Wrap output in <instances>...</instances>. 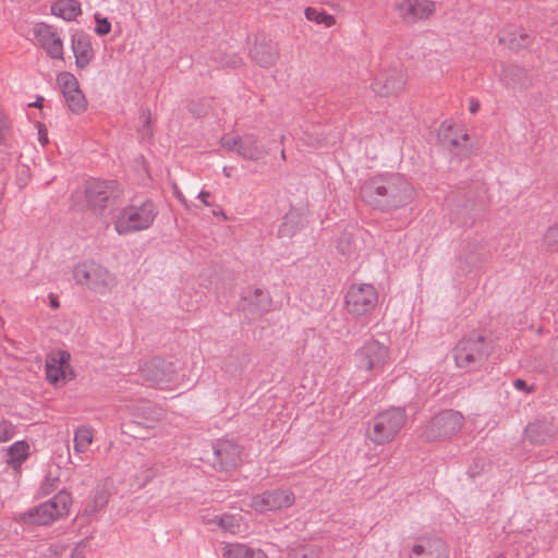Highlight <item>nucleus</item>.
<instances>
[{
	"instance_id": "4",
	"label": "nucleus",
	"mask_w": 558,
	"mask_h": 558,
	"mask_svg": "<svg viewBox=\"0 0 558 558\" xmlns=\"http://www.w3.org/2000/svg\"><path fill=\"white\" fill-rule=\"evenodd\" d=\"M494 351L493 341L487 337L472 332L461 338L453 348V357L459 368L478 371Z\"/></svg>"
},
{
	"instance_id": "7",
	"label": "nucleus",
	"mask_w": 558,
	"mask_h": 558,
	"mask_svg": "<svg viewBox=\"0 0 558 558\" xmlns=\"http://www.w3.org/2000/svg\"><path fill=\"white\" fill-rule=\"evenodd\" d=\"M404 408L391 407L379 412L369 424L366 436L375 445H386L395 439L407 422Z\"/></svg>"
},
{
	"instance_id": "35",
	"label": "nucleus",
	"mask_w": 558,
	"mask_h": 558,
	"mask_svg": "<svg viewBox=\"0 0 558 558\" xmlns=\"http://www.w3.org/2000/svg\"><path fill=\"white\" fill-rule=\"evenodd\" d=\"M68 108L75 114L84 112L87 108L85 95L78 87L75 92L63 96Z\"/></svg>"
},
{
	"instance_id": "16",
	"label": "nucleus",
	"mask_w": 558,
	"mask_h": 558,
	"mask_svg": "<svg viewBox=\"0 0 558 558\" xmlns=\"http://www.w3.org/2000/svg\"><path fill=\"white\" fill-rule=\"evenodd\" d=\"M33 34L49 58L64 59L63 41L54 26L44 22L37 23L33 28Z\"/></svg>"
},
{
	"instance_id": "50",
	"label": "nucleus",
	"mask_w": 558,
	"mask_h": 558,
	"mask_svg": "<svg viewBox=\"0 0 558 558\" xmlns=\"http://www.w3.org/2000/svg\"><path fill=\"white\" fill-rule=\"evenodd\" d=\"M49 300H50L49 305H50L51 308L57 310V308L60 307V302H59L58 296L56 294L50 293L49 294Z\"/></svg>"
},
{
	"instance_id": "9",
	"label": "nucleus",
	"mask_w": 558,
	"mask_h": 558,
	"mask_svg": "<svg viewBox=\"0 0 558 558\" xmlns=\"http://www.w3.org/2000/svg\"><path fill=\"white\" fill-rule=\"evenodd\" d=\"M138 375L144 385L167 389L175 381L177 371L174 363L155 356L140 367Z\"/></svg>"
},
{
	"instance_id": "40",
	"label": "nucleus",
	"mask_w": 558,
	"mask_h": 558,
	"mask_svg": "<svg viewBox=\"0 0 558 558\" xmlns=\"http://www.w3.org/2000/svg\"><path fill=\"white\" fill-rule=\"evenodd\" d=\"M543 242L547 250L558 253V223L547 229Z\"/></svg>"
},
{
	"instance_id": "5",
	"label": "nucleus",
	"mask_w": 558,
	"mask_h": 558,
	"mask_svg": "<svg viewBox=\"0 0 558 558\" xmlns=\"http://www.w3.org/2000/svg\"><path fill=\"white\" fill-rule=\"evenodd\" d=\"M158 209L151 199H145L141 204L123 207L114 220V230L119 235H126L149 229Z\"/></svg>"
},
{
	"instance_id": "11",
	"label": "nucleus",
	"mask_w": 558,
	"mask_h": 558,
	"mask_svg": "<svg viewBox=\"0 0 558 558\" xmlns=\"http://www.w3.org/2000/svg\"><path fill=\"white\" fill-rule=\"evenodd\" d=\"M222 147L236 153L243 159L258 161L268 155L267 148L260 144L257 135L246 133L242 136H223L220 141Z\"/></svg>"
},
{
	"instance_id": "20",
	"label": "nucleus",
	"mask_w": 558,
	"mask_h": 558,
	"mask_svg": "<svg viewBox=\"0 0 558 558\" xmlns=\"http://www.w3.org/2000/svg\"><path fill=\"white\" fill-rule=\"evenodd\" d=\"M409 558H450V549L441 537L424 536L412 546Z\"/></svg>"
},
{
	"instance_id": "42",
	"label": "nucleus",
	"mask_w": 558,
	"mask_h": 558,
	"mask_svg": "<svg viewBox=\"0 0 558 558\" xmlns=\"http://www.w3.org/2000/svg\"><path fill=\"white\" fill-rule=\"evenodd\" d=\"M15 435V426L8 420L0 421V442L11 440Z\"/></svg>"
},
{
	"instance_id": "46",
	"label": "nucleus",
	"mask_w": 558,
	"mask_h": 558,
	"mask_svg": "<svg viewBox=\"0 0 558 558\" xmlns=\"http://www.w3.org/2000/svg\"><path fill=\"white\" fill-rule=\"evenodd\" d=\"M57 481L58 480L46 478V481L43 483L40 487L41 493L45 495H49L50 493H52V490L56 488L54 482Z\"/></svg>"
},
{
	"instance_id": "52",
	"label": "nucleus",
	"mask_w": 558,
	"mask_h": 558,
	"mask_svg": "<svg viewBox=\"0 0 558 558\" xmlns=\"http://www.w3.org/2000/svg\"><path fill=\"white\" fill-rule=\"evenodd\" d=\"M43 102H44V97L38 96L35 102L29 104V107L41 108L43 107Z\"/></svg>"
},
{
	"instance_id": "36",
	"label": "nucleus",
	"mask_w": 558,
	"mask_h": 558,
	"mask_svg": "<svg viewBox=\"0 0 558 558\" xmlns=\"http://www.w3.org/2000/svg\"><path fill=\"white\" fill-rule=\"evenodd\" d=\"M57 82L60 86L63 96L75 92L80 87L78 81L74 76V74L66 71L61 72L57 75Z\"/></svg>"
},
{
	"instance_id": "14",
	"label": "nucleus",
	"mask_w": 558,
	"mask_h": 558,
	"mask_svg": "<svg viewBox=\"0 0 558 558\" xmlns=\"http://www.w3.org/2000/svg\"><path fill=\"white\" fill-rule=\"evenodd\" d=\"M389 356L388 347L371 338L356 351L357 366L365 371H383Z\"/></svg>"
},
{
	"instance_id": "34",
	"label": "nucleus",
	"mask_w": 558,
	"mask_h": 558,
	"mask_svg": "<svg viewBox=\"0 0 558 558\" xmlns=\"http://www.w3.org/2000/svg\"><path fill=\"white\" fill-rule=\"evenodd\" d=\"M304 15L308 21L322 24L325 27H331L336 24L335 16L323 9L307 7L304 11Z\"/></svg>"
},
{
	"instance_id": "53",
	"label": "nucleus",
	"mask_w": 558,
	"mask_h": 558,
	"mask_svg": "<svg viewBox=\"0 0 558 558\" xmlns=\"http://www.w3.org/2000/svg\"><path fill=\"white\" fill-rule=\"evenodd\" d=\"M468 474L471 478H475L478 472H473V469H469Z\"/></svg>"
},
{
	"instance_id": "6",
	"label": "nucleus",
	"mask_w": 558,
	"mask_h": 558,
	"mask_svg": "<svg viewBox=\"0 0 558 558\" xmlns=\"http://www.w3.org/2000/svg\"><path fill=\"white\" fill-rule=\"evenodd\" d=\"M72 276L76 284L100 295L107 294L118 283L116 275L95 260L77 263Z\"/></svg>"
},
{
	"instance_id": "31",
	"label": "nucleus",
	"mask_w": 558,
	"mask_h": 558,
	"mask_svg": "<svg viewBox=\"0 0 558 558\" xmlns=\"http://www.w3.org/2000/svg\"><path fill=\"white\" fill-rule=\"evenodd\" d=\"M94 439L93 429L86 425H80L74 432V446L75 453H85Z\"/></svg>"
},
{
	"instance_id": "38",
	"label": "nucleus",
	"mask_w": 558,
	"mask_h": 558,
	"mask_svg": "<svg viewBox=\"0 0 558 558\" xmlns=\"http://www.w3.org/2000/svg\"><path fill=\"white\" fill-rule=\"evenodd\" d=\"M534 37L527 33L513 34L508 40L509 49L520 51L532 46Z\"/></svg>"
},
{
	"instance_id": "47",
	"label": "nucleus",
	"mask_w": 558,
	"mask_h": 558,
	"mask_svg": "<svg viewBox=\"0 0 558 558\" xmlns=\"http://www.w3.org/2000/svg\"><path fill=\"white\" fill-rule=\"evenodd\" d=\"M38 140L40 142V144L43 146H45L46 144H48V135H47V131L44 129V125L43 124H39V130H38Z\"/></svg>"
},
{
	"instance_id": "37",
	"label": "nucleus",
	"mask_w": 558,
	"mask_h": 558,
	"mask_svg": "<svg viewBox=\"0 0 558 558\" xmlns=\"http://www.w3.org/2000/svg\"><path fill=\"white\" fill-rule=\"evenodd\" d=\"M299 215L293 211H289L284 215L283 221L279 227L278 233L280 236H292L299 230L296 219Z\"/></svg>"
},
{
	"instance_id": "45",
	"label": "nucleus",
	"mask_w": 558,
	"mask_h": 558,
	"mask_svg": "<svg viewBox=\"0 0 558 558\" xmlns=\"http://www.w3.org/2000/svg\"><path fill=\"white\" fill-rule=\"evenodd\" d=\"M513 387L525 393H532L535 390L534 386H529L527 383L522 378H515L513 380Z\"/></svg>"
},
{
	"instance_id": "25",
	"label": "nucleus",
	"mask_w": 558,
	"mask_h": 558,
	"mask_svg": "<svg viewBox=\"0 0 558 558\" xmlns=\"http://www.w3.org/2000/svg\"><path fill=\"white\" fill-rule=\"evenodd\" d=\"M132 418L145 422L153 426L158 421L160 411L150 402L141 401L129 407Z\"/></svg>"
},
{
	"instance_id": "17",
	"label": "nucleus",
	"mask_w": 558,
	"mask_h": 558,
	"mask_svg": "<svg viewBox=\"0 0 558 558\" xmlns=\"http://www.w3.org/2000/svg\"><path fill=\"white\" fill-rule=\"evenodd\" d=\"M213 466L218 471H228L235 468L241 461L242 449L233 440L218 439L213 444Z\"/></svg>"
},
{
	"instance_id": "29",
	"label": "nucleus",
	"mask_w": 558,
	"mask_h": 558,
	"mask_svg": "<svg viewBox=\"0 0 558 558\" xmlns=\"http://www.w3.org/2000/svg\"><path fill=\"white\" fill-rule=\"evenodd\" d=\"M501 80L508 87L523 85L527 80V71L523 66L510 64L504 68Z\"/></svg>"
},
{
	"instance_id": "8",
	"label": "nucleus",
	"mask_w": 558,
	"mask_h": 558,
	"mask_svg": "<svg viewBox=\"0 0 558 558\" xmlns=\"http://www.w3.org/2000/svg\"><path fill=\"white\" fill-rule=\"evenodd\" d=\"M463 423L464 417L459 411L444 410L433 416L421 437L428 442L447 440L460 432Z\"/></svg>"
},
{
	"instance_id": "48",
	"label": "nucleus",
	"mask_w": 558,
	"mask_h": 558,
	"mask_svg": "<svg viewBox=\"0 0 558 558\" xmlns=\"http://www.w3.org/2000/svg\"><path fill=\"white\" fill-rule=\"evenodd\" d=\"M197 197L202 201V203L205 206H210L209 202L207 201V198L210 197V192H208V191H201L198 193Z\"/></svg>"
},
{
	"instance_id": "49",
	"label": "nucleus",
	"mask_w": 558,
	"mask_h": 558,
	"mask_svg": "<svg viewBox=\"0 0 558 558\" xmlns=\"http://www.w3.org/2000/svg\"><path fill=\"white\" fill-rule=\"evenodd\" d=\"M469 109L472 114H475L480 110V101L476 100L475 98H471Z\"/></svg>"
},
{
	"instance_id": "28",
	"label": "nucleus",
	"mask_w": 558,
	"mask_h": 558,
	"mask_svg": "<svg viewBox=\"0 0 558 558\" xmlns=\"http://www.w3.org/2000/svg\"><path fill=\"white\" fill-rule=\"evenodd\" d=\"M28 444L25 440L15 441L7 449V463L15 471L20 470L22 463L28 458Z\"/></svg>"
},
{
	"instance_id": "19",
	"label": "nucleus",
	"mask_w": 558,
	"mask_h": 558,
	"mask_svg": "<svg viewBox=\"0 0 558 558\" xmlns=\"http://www.w3.org/2000/svg\"><path fill=\"white\" fill-rule=\"evenodd\" d=\"M407 83V75L400 69H389L379 73L371 87L380 97H390L400 93Z\"/></svg>"
},
{
	"instance_id": "32",
	"label": "nucleus",
	"mask_w": 558,
	"mask_h": 558,
	"mask_svg": "<svg viewBox=\"0 0 558 558\" xmlns=\"http://www.w3.org/2000/svg\"><path fill=\"white\" fill-rule=\"evenodd\" d=\"M109 501V494L105 488H96L90 493L87 504L84 509V513L87 515H94L96 512L101 510Z\"/></svg>"
},
{
	"instance_id": "26",
	"label": "nucleus",
	"mask_w": 558,
	"mask_h": 558,
	"mask_svg": "<svg viewBox=\"0 0 558 558\" xmlns=\"http://www.w3.org/2000/svg\"><path fill=\"white\" fill-rule=\"evenodd\" d=\"M223 558H267L259 548H253L241 543L227 544L222 548Z\"/></svg>"
},
{
	"instance_id": "12",
	"label": "nucleus",
	"mask_w": 558,
	"mask_h": 558,
	"mask_svg": "<svg viewBox=\"0 0 558 558\" xmlns=\"http://www.w3.org/2000/svg\"><path fill=\"white\" fill-rule=\"evenodd\" d=\"M272 299L268 291L262 288L246 287L241 293L239 308L250 320L263 317L271 310Z\"/></svg>"
},
{
	"instance_id": "24",
	"label": "nucleus",
	"mask_w": 558,
	"mask_h": 558,
	"mask_svg": "<svg viewBox=\"0 0 558 558\" xmlns=\"http://www.w3.org/2000/svg\"><path fill=\"white\" fill-rule=\"evenodd\" d=\"M70 354L66 351H59L57 356H49L46 360V377L51 384L58 383L64 375V365H68Z\"/></svg>"
},
{
	"instance_id": "27",
	"label": "nucleus",
	"mask_w": 558,
	"mask_h": 558,
	"mask_svg": "<svg viewBox=\"0 0 558 558\" xmlns=\"http://www.w3.org/2000/svg\"><path fill=\"white\" fill-rule=\"evenodd\" d=\"M51 13L64 21H73L82 13L81 3L77 0H58L51 4Z\"/></svg>"
},
{
	"instance_id": "54",
	"label": "nucleus",
	"mask_w": 558,
	"mask_h": 558,
	"mask_svg": "<svg viewBox=\"0 0 558 558\" xmlns=\"http://www.w3.org/2000/svg\"><path fill=\"white\" fill-rule=\"evenodd\" d=\"M281 158H282V159H286V153H284V150H282V151H281Z\"/></svg>"
},
{
	"instance_id": "2",
	"label": "nucleus",
	"mask_w": 558,
	"mask_h": 558,
	"mask_svg": "<svg viewBox=\"0 0 558 558\" xmlns=\"http://www.w3.org/2000/svg\"><path fill=\"white\" fill-rule=\"evenodd\" d=\"M86 207L100 217L107 216L123 201V191L116 180L89 179L84 186Z\"/></svg>"
},
{
	"instance_id": "3",
	"label": "nucleus",
	"mask_w": 558,
	"mask_h": 558,
	"mask_svg": "<svg viewBox=\"0 0 558 558\" xmlns=\"http://www.w3.org/2000/svg\"><path fill=\"white\" fill-rule=\"evenodd\" d=\"M72 501L71 494L61 489L49 500L19 513L15 521L27 526L49 525L69 514Z\"/></svg>"
},
{
	"instance_id": "56",
	"label": "nucleus",
	"mask_w": 558,
	"mask_h": 558,
	"mask_svg": "<svg viewBox=\"0 0 558 558\" xmlns=\"http://www.w3.org/2000/svg\"><path fill=\"white\" fill-rule=\"evenodd\" d=\"M150 122V118L149 116L147 117V120H146V124H148Z\"/></svg>"
},
{
	"instance_id": "13",
	"label": "nucleus",
	"mask_w": 558,
	"mask_h": 558,
	"mask_svg": "<svg viewBox=\"0 0 558 558\" xmlns=\"http://www.w3.org/2000/svg\"><path fill=\"white\" fill-rule=\"evenodd\" d=\"M295 502V495L289 488L268 489L252 497L251 507L258 513L288 509Z\"/></svg>"
},
{
	"instance_id": "33",
	"label": "nucleus",
	"mask_w": 558,
	"mask_h": 558,
	"mask_svg": "<svg viewBox=\"0 0 558 558\" xmlns=\"http://www.w3.org/2000/svg\"><path fill=\"white\" fill-rule=\"evenodd\" d=\"M150 428L151 425L135 418L125 420L121 424L122 433L133 438H145Z\"/></svg>"
},
{
	"instance_id": "55",
	"label": "nucleus",
	"mask_w": 558,
	"mask_h": 558,
	"mask_svg": "<svg viewBox=\"0 0 558 558\" xmlns=\"http://www.w3.org/2000/svg\"><path fill=\"white\" fill-rule=\"evenodd\" d=\"M499 43H500V44H506V39L500 38V39H499Z\"/></svg>"
},
{
	"instance_id": "51",
	"label": "nucleus",
	"mask_w": 558,
	"mask_h": 558,
	"mask_svg": "<svg viewBox=\"0 0 558 558\" xmlns=\"http://www.w3.org/2000/svg\"><path fill=\"white\" fill-rule=\"evenodd\" d=\"M174 195L181 204L187 207V201L185 199L183 193L177 186L174 187Z\"/></svg>"
},
{
	"instance_id": "18",
	"label": "nucleus",
	"mask_w": 558,
	"mask_h": 558,
	"mask_svg": "<svg viewBox=\"0 0 558 558\" xmlns=\"http://www.w3.org/2000/svg\"><path fill=\"white\" fill-rule=\"evenodd\" d=\"M396 10L404 23L415 24L434 15L436 7L430 0H401Z\"/></svg>"
},
{
	"instance_id": "44",
	"label": "nucleus",
	"mask_w": 558,
	"mask_h": 558,
	"mask_svg": "<svg viewBox=\"0 0 558 558\" xmlns=\"http://www.w3.org/2000/svg\"><path fill=\"white\" fill-rule=\"evenodd\" d=\"M218 525L222 527L226 531H232L236 524H235V518L231 514H223L218 520Z\"/></svg>"
},
{
	"instance_id": "39",
	"label": "nucleus",
	"mask_w": 558,
	"mask_h": 558,
	"mask_svg": "<svg viewBox=\"0 0 558 558\" xmlns=\"http://www.w3.org/2000/svg\"><path fill=\"white\" fill-rule=\"evenodd\" d=\"M337 250L344 256H352L355 252L353 236L348 232L342 233L337 240Z\"/></svg>"
},
{
	"instance_id": "22",
	"label": "nucleus",
	"mask_w": 558,
	"mask_h": 558,
	"mask_svg": "<svg viewBox=\"0 0 558 558\" xmlns=\"http://www.w3.org/2000/svg\"><path fill=\"white\" fill-rule=\"evenodd\" d=\"M250 57L262 68H270L279 58V49L271 40H256L250 48Z\"/></svg>"
},
{
	"instance_id": "1",
	"label": "nucleus",
	"mask_w": 558,
	"mask_h": 558,
	"mask_svg": "<svg viewBox=\"0 0 558 558\" xmlns=\"http://www.w3.org/2000/svg\"><path fill=\"white\" fill-rule=\"evenodd\" d=\"M359 195L371 209L390 214L408 207L416 197L412 182L400 172H379L365 179Z\"/></svg>"
},
{
	"instance_id": "43",
	"label": "nucleus",
	"mask_w": 558,
	"mask_h": 558,
	"mask_svg": "<svg viewBox=\"0 0 558 558\" xmlns=\"http://www.w3.org/2000/svg\"><path fill=\"white\" fill-rule=\"evenodd\" d=\"M96 27L95 33L99 36L108 35L111 32V23L107 17H101L99 14L95 15Z\"/></svg>"
},
{
	"instance_id": "23",
	"label": "nucleus",
	"mask_w": 558,
	"mask_h": 558,
	"mask_svg": "<svg viewBox=\"0 0 558 558\" xmlns=\"http://www.w3.org/2000/svg\"><path fill=\"white\" fill-rule=\"evenodd\" d=\"M483 250L484 245L480 241L472 240L464 243L459 254L460 267L464 272L471 271L483 263Z\"/></svg>"
},
{
	"instance_id": "10",
	"label": "nucleus",
	"mask_w": 558,
	"mask_h": 558,
	"mask_svg": "<svg viewBox=\"0 0 558 558\" xmlns=\"http://www.w3.org/2000/svg\"><path fill=\"white\" fill-rule=\"evenodd\" d=\"M378 302V293L373 284H352L344 295V306L354 317L367 316Z\"/></svg>"
},
{
	"instance_id": "41",
	"label": "nucleus",
	"mask_w": 558,
	"mask_h": 558,
	"mask_svg": "<svg viewBox=\"0 0 558 558\" xmlns=\"http://www.w3.org/2000/svg\"><path fill=\"white\" fill-rule=\"evenodd\" d=\"M12 122L10 118L0 111V145H4L11 135Z\"/></svg>"
},
{
	"instance_id": "21",
	"label": "nucleus",
	"mask_w": 558,
	"mask_h": 558,
	"mask_svg": "<svg viewBox=\"0 0 558 558\" xmlns=\"http://www.w3.org/2000/svg\"><path fill=\"white\" fill-rule=\"evenodd\" d=\"M71 48L77 69H85L95 57L90 36L84 31H76L71 37Z\"/></svg>"
},
{
	"instance_id": "30",
	"label": "nucleus",
	"mask_w": 558,
	"mask_h": 558,
	"mask_svg": "<svg viewBox=\"0 0 558 558\" xmlns=\"http://www.w3.org/2000/svg\"><path fill=\"white\" fill-rule=\"evenodd\" d=\"M438 136L440 142L450 148H457L461 145V142L466 143L469 141L468 133L463 132L460 135H456L453 126L447 121L441 123Z\"/></svg>"
},
{
	"instance_id": "15",
	"label": "nucleus",
	"mask_w": 558,
	"mask_h": 558,
	"mask_svg": "<svg viewBox=\"0 0 558 558\" xmlns=\"http://www.w3.org/2000/svg\"><path fill=\"white\" fill-rule=\"evenodd\" d=\"M524 436L532 445H548L557 438L558 425L553 416H538L525 426Z\"/></svg>"
}]
</instances>
